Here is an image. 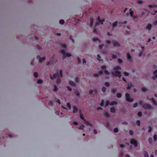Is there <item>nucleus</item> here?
Returning <instances> with one entry per match:
<instances>
[{"label":"nucleus","instance_id":"14","mask_svg":"<svg viewBox=\"0 0 157 157\" xmlns=\"http://www.w3.org/2000/svg\"><path fill=\"white\" fill-rule=\"evenodd\" d=\"M152 27V25L151 24L149 23L147 26V28L149 30H150L151 29Z\"/></svg>","mask_w":157,"mask_h":157},{"label":"nucleus","instance_id":"26","mask_svg":"<svg viewBox=\"0 0 157 157\" xmlns=\"http://www.w3.org/2000/svg\"><path fill=\"white\" fill-rule=\"evenodd\" d=\"M114 68L115 70H121V67L119 66H117L116 67H114Z\"/></svg>","mask_w":157,"mask_h":157},{"label":"nucleus","instance_id":"40","mask_svg":"<svg viewBox=\"0 0 157 157\" xmlns=\"http://www.w3.org/2000/svg\"><path fill=\"white\" fill-rule=\"evenodd\" d=\"M152 130V128L151 126L149 127V129L148 130V132H151Z\"/></svg>","mask_w":157,"mask_h":157},{"label":"nucleus","instance_id":"13","mask_svg":"<svg viewBox=\"0 0 157 157\" xmlns=\"http://www.w3.org/2000/svg\"><path fill=\"white\" fill-rule=\"evenodd\" d=\"M110 111L112 113H115L116 112L115 109L113 107H112L110 109Z\"/></svg>","mask_w":157,"mask_h":157},{"label":"nucleus","instance_id":"15","mask_svg":"<svg viewBox=\"0 0 157 157\" xmlns=\"http://www.w3.org/2000/svg\"><path fill=\"white\" fill-rule=\"evenodd\" d=\"M117 102L116 101H112L110 103V105H113L114 104L117 105Z\"/></svg>","mask_w":157,"mask_h":157},{"label":"nucleus","instance_id":"5","mask_svg":"<svg viewBox=\"0 0 157 157\" xmlns=\"http://www.w3.org/2000/svg\"><path fill=\"white\" fill-rule=\"evenodd\" d=\"M143 107L144 109H150L152 108V107L151 105L149 104H144L143 106Z\"/></svg>","mask_w":157,"mask_h":157},{"label":"nucleus","instance_id":"53","mask_svg":"<svg viewBox=\"0 0 157 157\" xmlns=\"http://www.w3.org/2000/svg\"><path fill=\"white\" fill-rule=\"evenodd\" d=\"M112 57L113 59H115L117 58V56L116 55L113 54Z\"/></svg>","mask_w":157,"mask_h":157},{"label":"nucleus","instance_id":"16","mask_svg":"<svg viewBox=\"0 0 157 157\" xmlns=\"http://www.w3.org/2000/svg\"><path fill=\"white\" fill-rule=\"evenodd\" d=\"M117 24H118L117 21H116L114 22L113 24V26H112L113 28H114V27H116L117 26Z\"/></svg>","mask_w":157,"mask_h":157},{"label":"nucleus","instance_id":"37","mask_svg":"<svg viewBox=\"0 0 157 157\" xmlns=\"http://www.w3.org/2000/svg\"><path fill=\"white\" fill-rule=\"evenodd\" d=\"M109 104V102L108 101H106L105 102V107L107 106Z\"/></svg>","mask_w":157,"mask_h":157},{"label":"nucleus","instance_id":"11","mask_svg":"<svg viewBox=\"0 0 157 157\" xmlns=\"http://www.w3.org/2000/svg\"><path fill=\"white\" fill-rule=\"evenodd\" d=\"M73 113H76L78 111V109L76 106H74L73 107Z\"/></svg>","mask_w":157,"mask_h":157},{"label":"nucleus","instance_id":"9","mask_svg":"<svg viewBox=\"0 0 157 157\" xmlns=\"http://www.w3.org/2000/svg\"><path fill=\"white\" fill-rule=\"evenodd\" d=\"M57 75L58 76H60L61 78L63 77L62 71L61 70L59 71V72L57 73Z\"/></svg>","mask_w":157,"mask_h":157},{"label":"nucleus","instance_id":"4","mask_svg":"<svg viewBox=\"0 0 157 157\" xmlns=\"http://www.w3.org/2000/svg\"><path fill=\"white\" fill-rule=\"evenodd\" d=\"M98 21L95 23V26L98 25L99 24V22L102 25L103 24V22L104 21V19H100L99 16H98Z\"/></svg>","mask_w":157,"mask_h":157},{"label":"nucleus","instance_id":"25","mask_svg":"<svg viewBox=\"0 0 157 157\" xmlns=\"http://www.w3.org/2000/svg\"><path fill=\"white\" fill-rule=\"evenodd\" d=\"M75 95L78 96H79L80 94L77 90H76L75 91Z\"/></svg>","mask_w":157,"mask_h":157},{"label":"nucleus","instance_id":"33","mask_svg":"<svg viewBox=\"0 0 157 157\" xmlns=\"http://www.w3.org/2000/svg\"><path fill=\"white\" fill-rule=\"evenodd\" d=\"M104 105V101L103 100H101V102L100 104V105L101 106H103Z\"/></svg>","mask_w":157,"mask_h":157},{"label":"nucleus","instance_id":"2","mask_svg":"<svg viewBox=\"0 0 157 157\" xmlns=\"http://www.w3.org/2000/svg\"><path fill=\"white\" fill-rule=\"evenodd\" d=\"M125 96L126 97V101L129 102H132L134 101L133 98H131L130 97V95L128 93L125 94Z\"/></svg>","mask_w":157,"mask_h":157},{"label":"nucleus","instance_id":"55","mask_svg":"<svg viewBox=\"0 0 157 157\" xmlns=\"http://www.w3.org/2000/svg\"><path fill=\"white\" fill-rule=\"evenodd\" d=\"M61 46L63 48H66L67 47V45L65 44H62L61 45Z\"/></svg>","mask_w":157,"mask_h":157},{"label":"nucleus","instance_id":"41","mask_svg":"<svg viewBox=\"0 0 157 157\" xmlns=\"http://www.w3.org/2000/svg\"><path fill=\"white\" fill-rule=\"evenodd\" d=\"M148 7L150 8H152V7H157V5H154L153 6L151 5H148Z\"/></svg>","mask_w":157,"mask_h":157},{"label":"nucleus","instance_id":"61","mask_svg":"<svg viewBox=\"0 0 157 157\" xmlns=\"http://www.w3.org/2000/svg\"><path fill=\"white\" fill-rule=\"evenodd\" d=\"M93 32L94 33H97V31L95 27H94Z\"/></svg>","mask_w":157,"mask_h":157},{"label":"nucleus","instance_id":"44","mask_svg":"<svg viewBox=\"0 0 157 157\" xmlns=\"http://www.w3.org/2000/svg\"><path fill=\"white\" fill-rule=\"evenodd\" d=\"M105 85L107 87H109L110 85L109 83L107 82H105Z\"/></svg>","mask_w":157,"mask_h":157},{"label":"nucleus","instance_id":"23","mask_svg":"<svg viewBox=\"0 0 157 157\" xmlns=\"http://www.w3.org/2000/svg\"><path fill=\"white\" fill-rule=\"evenodd\" d=\"M69 83L70 85L72 86H75V83L72 81H70L69 82Z\"/></svg>","mask_w":157,"mask_h":157},{"label":"nucleus","instance_id":"39","mask_svg":"<svg viewBox=\"0 0 157 157\" xmlns=\"http://www.w3.org/2000/svg\"><path fill=\"white\" fill-rule=\"evenodd\" d=\"M35 78H37L38 76V74L37 72H35L33 74Z\"/></svg>","mask_w":157,"mask_h":157},{"label":"nucleus","instance_id":"24","mask_svg":"<svg viewBox=\"0 0 157 157\" xmlns=\"http://www.w3.org/2000/svg\"><path fill=\"white\" fill-rule=\"evenodd\" d=\"M66 106L69 109H71V107L70 104L69 102H68L66 104Z\"/></svg>","mask_w":157,"mask_h":157},{"label":"nucleus","instance_id":"51","mask_svg":"<svg viewBox=\"0 0 157 157\" xmlns=\"http://www.w3.org/2000/svg\"><path fill=\"white\" fill-rule=\"evenodd\" d=\"M124 75L126 76H128L129 75V73L128 72H126V71H124Z\"/></svg>","mask_w":157,"mask_h":157},{"label":"nucleus","instance_id":"63","mask_svg":"<svg viewBox=\"0 0 157 157\" xmlns=\"http://www.w3.org/2000/svg\"><path fill=\"white\" fill-rule=\"evenodd\" d=\"M138 103H136L134 104L133 105V107L134 108L136 107L137 105H138Z\"/></svg>","mask_w":157,"mask_h":157},{"label":"nucleus","instance_id":"34","mask_svg":"<svg viewBox=\"0 0 157 157\" xmlns=\"http://www.w3.org/2000/svg\"><path fill=\"white\" fill-rule=\"evenodd\" d=\"M113 131L114 132H117L118 131V129L117 128H115L113 129Z\"/></svg>","mask_w":157,"mask_h":157},{"label":"nucleus","instance_id":"31","mask_svg":"<svg viewBox=\"0 0 157 157\" xmlns=\"http://www.w3.org/2000/svg\"><path fill=\"white\" fill-rule=\"evenodd\" d=\"M106 90V88L105 86H103L102 88V91L103 92H105Z\"/></svg>","mask_w":157,"mask_h":157},{"label":"nucleus","instance_id":"56","mask_svg":"<svg viewBox=\"0 0 157 157\" xmlns=\"http://www.w3.org/2000/svg\"><path fill=\"white\" fill-rule=\"evenodd\" d=\"M97 59H98V60H100V59L101 58V57H100V55L98 54H97Z\"/></svg>","mask_w":157,"mask_h":157},{"label":"nucleus","instance_id":"43","mask_svg":"<svg viewBox=\"0 0 157 157\" xmlns=\"http://www.w3.org/2000/svg\"><path fill=\"white\" fill-rule=\"evenodd\" d=\"M64 22V21L63 20H61L59 21V23L61 24H63Z\"/></svg>","mask_w":157,"mask_h":157},{"label":"nucleus","instance_id":"58","mask_svg":"<svg viewBox=\"0 0 157 157\" xmlns=\"http://www.w3.org/2000/svg\"><path fill=\"white\" fill-rule=\"evenodd\" d=\"M118 61L119 63H122L123 62L122 60L120 59H118Z\"/></svg>","mask_w":157,"mask_h":157},{"label":"nucleus","instance_id":"27","mask_svg":"<svg viewBox=\"0 0 157 157\" xmlns=\"http://www.w3.org/2000/svg\"><path fill=\"white\" fill-rule=\"evenodd\" d=\"M122 94L120 93H117V96L118 98H120L121 97Z\"/></svg>","mask_w":157,"mask_h":157},{"label":"nucleus","instance_id":"19","mask_svg":"<svg viewBox=\"0 0 157 157\" xmlns=\"http://www.w3.org/2000/svg\"><path fill=\"white\" fill-rule=\"evenodd\" d=\"M144 157H149L148 154V153L147 151H144Z\"/></svg>","mask_w":157,"mask_h":157},{"label":"nucleus","instance_id":"1","mask_svg":"<svg viewBox=\"0 0 157 157\" xmlns=\"http://www.w3.org/2000/svg\"><path fill=\"white\" fill-rule=\"evenodd\" d=\"M60 52L63 54V59H64L66 57H69L71 56V54L65 52L64 49L61 50Z\"/></svg>","mask_w":157,"mask_h":157},{"label":"nucleus","instance_id":"10","mask_svg":"<svg viewBox=\"0 0 157 157\" xmlns=\"http://www.w3.org/2000/svg\"><path fill=\"white\" fill-rule=\"evenodd\" d=\"M84 123L86 125L90 126L91 127H92V124H90V122L86 121V120H84Z\"/></svg>","mask_w":157,"mask_h":157},{"label":"nucleus","instance_id":"6","mask_svg":"<svg viewBox=\"0 0 157 157\" xmlns=\"http://www.w3.org/2000/svg\"><path fill=\"white\" fill-rule=\"evenodd\" d=\"M131 143L134 145L135 147H137L138 145V143L136 140L134 139H132L131 140Z\"/></svg>","mask_w":157,"mask_h":157},{"label":"nucleus","instance_id":"35","mask_svg":"<svg viewBox=\"0 0 157 157\" xmlns=\"http://www.w3.org/2000/svg\"><path fill=\"white\" fill-rule=\"evenodd\" d=\"M101 68L102 69L105 70L106 67L105 66L103 65L101 66Z\"/></svg>","mask_w":157,"mask_h":157},{"label":"nucleus","instance_id":"50","mask_svg":"<svg viewBox=\"0 0 157 157\" xmlns=\"http://www.w3.org/2000/svg\"><path fill=\"white\" fill-rule=\"evenodd\" d=\"M93 40L94 42H95L97 40H98L99 41H100V40L98 38H93Z\"/></svg>","mask_w":157,"mask_h":157},{"label":"nucleus","instance_id":"20","mask_svg":"<svg viewBox=\"0 0 157 157\" xmlns=\"http://www.w3.org/2000/svg\"><path fill=\"white\" fill-rule=\"evenodd\" d=\"M57 76V74H54L53 75L52 77L51 76H50V78L51 79H52V78H56Z\"/></svg>","mask_w":157,"mask_h":157},{"label":"nucleus","instance_id":"57","mask_svg":"<svg viewBox=\"0 0 157 157\" xmlns=\"http://www.w3.org/2000/svg\"><path fill=\"white\" fill-rule=\"evenodd\" d=\"M36 48L39 49H40L41 48L40 46L39 45H37L36 46Z\"/></svg>","mask_w":157,"mask_h":157},{"label":"nucleus","instance_id":"52","mask_svg":"<svg viewBox=\"0 0 157 157\" xmlns=\"http://www.w3.org/2000/svg\"><path fill=\"white\" fill-rule=\"evenodd\" d=\"M153 138H154V140L155 141H156L157 140V136L156 135H155L154 136V137H153Z\"/></svg>","mask_w":157,"mask_h":157},{"label":"nucleus","instance_id":"49","mask_svg":"<svg viewBox=\"0 0 157 157\" xmlns=\"http://www.w3.org/2000/svg\"><path fill=\"white\" fill-rule=\"evenodd\" d=\"M104 72L105 75H109V73L108 71L107 70H105Z\"/></svg>","mask_w":157,"mask_h":157},{"label":"nucleus","instance_id":"28","mask_svg":"<svg viewBox=\"0 0 157 157\" xmlns=\"http://www.w3.org/2000/svg\"><path fill=\"white\" fill-rule=\"evenodd\" d=\"M111 92L113 94L115 93L116 92V89H112L111 90Z\"/></svg>","mask_w":157,"mask_h":157},{"label":"nucleus","instance_id":"29","mask_svg":"<svg viewBox=\"0 0 157 157\" xmlns=\"http://www.w3.org/2000/svg\"><path fill=\"white\" fill-rule=\"evenodd\" d=\"M80 118L83 121H84V120H85L84 118L83 115L82 114H80Z\"/></svg>","mask_w":157,"mask_h":157},{"label":"nucleus","instance_id":"36","mask_svg":"<svg viewBox=\"0 0 157 157\" xmlns=\"http://www.w3.org/2000/svg\"><path fill=\"white\" fill-rule=\"evenodd\" d=\"M58 88L56 85H54V89L53 90V91L55 92H56Z\"/></svg>","mask_w":157,"mask_h":157},{"label":"nucleus","instance_id":"48","mask_svg":"<svg viewBox=\"0 0 157 157\" xmlns=\"http://www.w3.org/2000/svg\"><path fill=\"white\" fill-rule=\"evenodd\" d=\"M61 82V80L60 79H57L56 81V83L57 84H59Z\"/></svg>","mask_w":157,"mask_h":157},{"label":"nucleus","instance_id":"64","mask_svg":"<svg viewBox=\"0 0 157 157\" xmlns=\"http://www.w3.org/2000/svg\"><path fill=\"white\" fill-rule=\"evenodd\" d=\"M60 111H57L56 112V114L57 115H59L60 113Z\"/></svg>","mask_w":157,"mask_h":157},{"label":"nucleus","instance_id":"45","mask_svg":"<svg viewBox=\"0 0 157 157\" xmlns=\"http://www.w3.org/2000/svg\"><path fill=\"white\" fill-rule=\"evenodd\" d=\"M129 133L131 136H132L133 134V132L132 130H130L129 131Z\"/></svg>","mask_w":157,"mask_h":157},{"label":"nucleus","instance_id":"22","mask_svg":"<svg viewBox=\"0 0 157 157\" xmlns=\"http://www.w3.org/2000/svg\"><path fill=\"white\" fill-rule=\"evenodd\" d=\"M104 116L105 117L107 118H109V114L108 113L106 112H105V113H104Z\"/></svg>","mask_w":157,"mask_h":157},{"label":"nucleus","instance_id":"21","mask_svg":"<svg viewBox=\"0 0 157 157\" xmlns=\"http://www.w3.org/2000/svg\"><path fill=\"white\" fill-rule=\"evenodd\" d=\"M45 57L40 58L39 60V62H40L45 60Z\"/></svg>","mask_w":157,"mask_h":157},{"label":"nucleus","instance_id":"42","mask_svg":"<svg viewBox=\"0 0 157 157\" xmlns=\"http://www.w3.org/2000/svg\"><path fill=\"white\" fill-rule=\"evenodd\" d=\"M37 82L38 84H40L43 82V80L41 79H40L38 80L37 81Z\"/></svg>","mask_w":157,"mask_h":157},{"label":"nucleus","instance_id":"47","mask_svg":"<svg viewBox=\"0 0 157 157\" xmlns=\"http://www.w3.org/2000/svg\"><path fill=\"white\" fill-rule=\"evenodd\" d=\"M140 122L139 120H137L136 121V124L138 126H139L140 125Z\"/></svg>","mask_w":157,"mask_h":157},{"label":"nucleus","instance_id":"30","mask_svg":"<svg viewBox=\"0 0 157 157\" xmlns=\"http://www.w3.org/2000/svg\"><path fill=\"white\" fill-rule=\"evenodd\" d=\"M153 74L155 77L157 78V70L154 72Z\"/></svg>","mask_w":157,"mask_h":157},{"label":"nucleus","instance_id":"38","mask_svg":"<svg viewBox=\"0 0 157 157\" xmlns=\"http://www.w3.org/2000/svg\"><path fill=\"white\" fill-rule=\"evenodd\" d=\"M93 76L95 78H98V75L97 73H94L93 74Z\"/></svg>","mask_w":157,"mask_h":157},{"label":"nucleus","instance_id":"17","mask_svg":"<svg viewBox=\"0 0 157 157\" xmlns=\"http://www.w3.org/2000/svg\"><path fill=\"white\" fill-rule=\"evenodd\" d=\"M127 58L128 59V60L130 61V60L132 58V57L130 55V54L129 52H128L127 53Z\"/></svg>","mask_w":157,"mask_h":157},{"label":"nucleus","instance_id":"59","mask_svg":"<svg viewBox=\"0 0 157 157\" xmlns=\"http://www.w3.org/2000/svg\"><path fill=\"white\" fill-rule=\"evenodd\" d=\"M148 141L150 143H151L152 141V139L151 138H149V139Z\"/></svg>","mask_w":157,"mask_h":157},{"label":"nucleus","instance_id":"7","mask_svg":"<svg viewBox=\"0 0 157 157\" xmlns=\"http://www.w3.org/2000/svg\"><path fill=\"white\" fill-rule=\"evenodd\" d=\"M113 45L114 47H120L121 46V44L118 42L113 41Z\"/></svg>","mask_w":157,"mask_h":157},{"label":"nucleus","instance_id":"18","mask_svg":"<svg viewBox=\"0 0 157 157\" xmlns=\"http://www.w3.org/2000/svg\"><path fill=\"white\" fill-rule=\"evenodd\" d=\"M93 20L94 19L93 18H90V26H92L93 25Z\"/></svg>","mask_w":157,"mask_h":157},{"label":"nucleus","instance_id":"62","mask_svg":"<svg viewBox=\"0 0 157 157\" xmlns=\"http://www.w3.org/2000/svg\"><path fill=\"white\" fill-rule=\"evenodd\" d=\"M67 87L69 91H71L72 89L69 86H67Z\"/></svg>","mask_w":157,"mask_h":157},{"label":"nucleus","instance_id":"8","mask_svg":"<svg viewBox=\"0 0 157 157\" xmlns=\"http://www.w3.org/2000/svg\"><path fill=\"white\" fill-rule=\"evenodd\" d=\"M130 11V16L133 18V19H135L136 18L133 15V11L132 10V9H130L129 10Z\"/></svg>","mask_w":157,"mask_h":157},{"label":"nucleus","instance_id":"32","mask_svg":"<svg viewBox=\"0 0 157 157\" xmlns=\"http://www.w3.org/2000/svg\"><path fill=\"white\" fill-rule=\"evenodd\" d=\"M142 90L144 92H146L147 91V89L144 87L142 88Z\"/></svg>","mask_w":157,"mask_h":157},{"label":"nucleus","instance_id":"3","mask_svg":"<svg viewBox=\"0 0 157 157\" xmlns=\"http://www.w3.org/2000/svg\"><path fill=\"white\" fill-rule=\"evenodd\" d=\"M113 75L118 76L119 78H121V72L118 71H115L114 73L112 72L111 73Z\"/></svg>","mask_w":157,"mask_h":157},{"label":"nucleus","instance_id":"60","mask_svg":"<svg viewBox=\"0 0 157 157\" xmlns=\"http://www.w3.org/2000/svg\"><path fill=\"white\" fill-rule=\"evenodd\" d=\"M103 46V44H100L99 46V48L100 49H101Z\"/></svg>","mask_w":157,"mask_h":157},{"label":"nucleus","instance_id":"12","mask_svg":"<svg viewBox=\"0 0 157 157\" xmlns=\"http://www.w3.org/2000/svg\"><path fill=\"white\" fill-rule=\"evenodd\" d=\"M151 100H152V101L153 104L157 106V103L156 101L155 100V99L153 98H151Z\"/></svg>","mask_w":157,"mask_h":157},{"label":"nucleus","instance_id":"46","mask_svg":"<svg viewBox=\"0 0 157 157\" xmlns=\"http://www.w3.org/2000/svg\"><path fill=\"white\" fill-rule=\"evenodd\" d=\"M84 127V126L83 125H81L78 128L79 129H82Z\"/></svg>","mask_w":157,"mask_h":157},{"label":"nucleus","instance_id":"54","mask_svg":"<svg viewBox=\"0 0 157 157\" xmlns=\"http://www.w3.org/2000/svg\"><path fill=\"white\" fill-rule=\"evenodd\" d=\"M138 115L139 117H141L142 115V113L141 112H139L138 113Z\"/></svg>","mask_w":157,"mask_h":157}]
</instances>
